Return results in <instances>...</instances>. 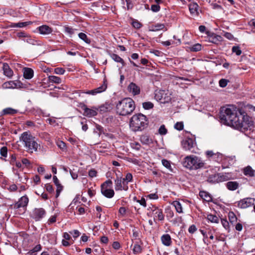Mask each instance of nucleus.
Wrapping results in <instances>:
<instances>
[{
  "label": "nucleus",
  "mask_w": 255,
  "mask_h": 255,
  "mask_svg": "<svg viewBox=\"0 0 255 255\" xmlns=\"http://www.w3.org/2000/svg\"><path fill=\"white\" fill-rule=\"evenodd\" d=\"M219 117L221 123L233 127L242 132L253 131L255 128L252 118L244 111L233 106L222 108Z\"/></svg>",
  "instance_id": "1"
},
{
  "label": "nucleus",
  "mask_w": 255,
  "mask_h": 255,
  "mask_svg": "<svg viewBox=\"0 0 255 255\" xmlns=\"http://www.w3.org/2000/svg\"><path fill=\"white\" fill-rule=\"evenodd\" d=\"M135 108L134 102L129 98H124L119 101L116 106L117 114L121 116H126L130 115Z\"/></svg>",
  "instance_id": "2"
},
{
  "label": "nucleus",
  "mask_w": 255,
  "mask_h": 255,
  "mask_svg": "<svg viewBox=\"0 0 255 255\" xmlns=\"http://www.w3.org/2000/svg\"><path fill=\"white\" fill-rule=\"evenodd\" d=\"M148 124V121L145 116L142 114L134 115L130 120L129 126L134 131L143 130Z\"/></svg>",
  "instance_id": "3"
},
{
  "label": "nucleus",
  "mask_w": 255,
  "mask_h": 255,
  "mask_svg": "<svg viewBox=\"0 0 255 255\" xmlns=\"http://www.w3.org/2000/svg\"><path fill=\"white\" fill-rule=\"evenodd\" d=\"M183 164L184 167L190 170H197L203 167L205 163L201 158L195 155H189L184 158Z\"/></svg>",
  "instance_id": "4"
},
{
  "label": "nucleus",
  "mask_w": 255,
  "mask_h": 255,
  "mask_svg": "<svg viewBox=\"0 0 255 255\" xmlns=\"http://www.w3.org/2000/svg\"><path fill=\"white\" fill-rule=\"evenodd\" d=\"M20 139L24 143L26 148L31 152H32L33 150L37 151L39 145L37 143L35 137L32 135L27 132H24L21 134Z\"/></svg>",
  "instance_id": "5"
},
{
  "label": "nucleus",
  "mask_w": 255,
  "mask_h": 255,
  "mask_svg": "<svg viewBox=\"0 0 255 255\" xmlns=\"http://www.w3.org/2000/svg\"><path fill=\"white\" fill-rule=\"evenodd\" d=\"M183 148L186 151H189L192 153L196 152V142L191 138H187L183 140L181 142Z\"/></svg>",
  "instance_id": "6"
},
{
  "label": "nucleus",
  "mask_w": 255,
  "mask_h": 255,
  "mask_svg": "<svg viewBox=\"0 0 255 255\" xmlns=\"http://www.w3.org/2000/svg\"><path fill=\"white\" fill-rule=\"evenodd\" d=\"M46 212L42 208H35L31 214V217L35 221H39L46 215Z\"/></svg>",
  "instance_id": "7"
},
{
  "label": "nucleus",
  "mask_w": 255,
  "mask_h": 255,
  "mask_svg": "<svg viewBox=\"0 0 255 255\" xmlns=\"http://www.w3.org/2000/svg\"><path fill=\"white\" fill-rule=\"evenodd\" d=\"M125 182L123 180L122 176H117L116 179L115 180V189L116 191L128 190V186L125 184Z\"/></svg>",
  "instance_id": "8"
},
{
  "label": "nucleus",
  "mask_w": 255,
  "mask_h": 255,
  "mask_svg": "<svg viewBox=\"0 0 255 255\" xmlns=\"http://www.w3.org/2000/svg\"><path fill=\"white\" fill-rule=\"evenodd\" d=\"M255 199L252 198H246L241 200L238 202V206L242 209H245L254 205Z\"/></svg>",
  "instance_id": "9"
},
{
  "label": "nucleus",
  "mask_w": 255,
  "mask_h": 255,
  "mask_svg": "<svg viewBox=\"0 0 255 255\" xmlns=\"http://www.w3.org/2000/svg\"><path fill=\"white\" fill-rule=\"evenodd\" d=\"M155 99L161 103H165L168 102L171 98L168 96H166L165 91L160 90L155 94Z\"/></svg>",
  "instance_id": "10"
},
{
  "label": "nucleus",
  "mask_w": 255,
  "mask_h": 255,
  "mask_svg": "<svg viewBox=\"0 0 255 255\" xmlns=\"http://www.w3.org/2000/svg\"><path fill=\"white\" fill-rule=\"evenodd\" d=\"M107 88V84L106 83V80H104L103 84L100 87L92 90L87 91L84 93L89 95H96L106 91Z\"/></svg>",
  "instance_id": "11"
},
{
  "label": "nucleus",
  "mask_w": 255,
  "mask_h": 255,
  "mask_svg": "<svg viewBox=\"0 0 255 255\" xmlns=\"http://www.w3.org/2000/svg\"><path fill=\"white\" fill-rule=\"evenodd\" d=\"M82 109L84 111V115L88 117H92L96 116L98 114V109L96 108H92V109H90L87 107V106L83 104L81 107Z\"/></svg>",
  "instance_id": "12"
},
{
  "label": "nucleus",
  "mask_w": 255,
  "mask_h": 255,
  "mask_svg": "<svg viewBox=\"0 0 255 255\" xmlns=\"http://www.w3.org/2000/svg\"><path fill=\"white\" fill-rule=\"evenodd\" d=\"M28 197L26 196H23L13 205V208L17 209L20 208H25L28 204Z\"/></svg>",
  "instance_id": "13"
},
{
  "label": "nucleus",
  "mask_w": 255,
  "mask_h": 255,
  "mask_svg": "<svg viewBox=\"0 0 255 255\" xmlns=\"http://www.w3.org/2000/svg\"><path fill=\"white\" fill-rule=\"evenodd\" d=\"M128 91L132 95H138L140 93V87L133 82H131L128 87Z\"/></svg>",
  "instance_id": "14"
},
{
  "label": "nucleus",
  "mask_w": 255,
  "mask_h": 255,
  "mask_svg": "<svg viewBox=\"0 0 255 255\" xmlns=\"http://www.w3.org/2000/svg\"><path fill=\"white\" fill-rule=\"evenodd\" d=\"M152 209V213L154 214V219L157 218L159 221H162L164 220V216L163 214V212L161 209H158L155 206H153Z\"/></svg>",
  "instance_id": "15"
},
{
  "label": "nucleus",
  "mask_w": 255,
  "mask_h": 255,
  "mask_svg": "<svg viewBox=\"0 0 255 255\" xmlns=\"http://www.w3.org/2000/svg\"><path fill=\"white\" fill-rule=\"evenodd\" d=\"M223 181V177L220 174H215L210 175L207 181L210 183H216Z\"/></svg>",
  "instance_id": "16"
},
{
  "label": "nucleus",
  "mask_w": 255,
  "mask_h": 255,
  "mask_svg": "<svg viewBox=\"0 0 255 255\" xmlns=\"http://www.w3.org/2000/svg\"><path fill=\"white\" fill-rule=\"evenodd\" d=\"M37 29L41 34L47 35L50 34L53 31L51 27L46 25H41L37 28Z\"/></svg>",
  "instance_id": "17"
},
{
  "label": "nucleus",
  "mask_w": 255,
  "mask_h": 255,
  "mask_svg": "<svg viewBox=\"0 0 255 255\" xmlns=\"http://www.w3.org/2000/svg\"><path fill=\"white\" fill-rule=\"evenodd\" d=\"M101 193L106 197L112 198L115 195L113 189L109 188L101 187Z\"/></svg>",
  "instance_id": "18"
},
{
  "label": "nucleus",
  "mask_w": 255,
  "mask_h": 255,
  "mask_svg": "<svg viewBox=\"0 0 255 255\" xmlns=\"http://www.w3.org/2000/svg\"><path fill=\"white\" fill-rule=\"evenodd\" d=\"M2 69L3 71V74L8 77H11L13 75V71L9 67L8 64L6 63H3Z\"/></svg>",
  "instance_id": "19"
},
{
  "label": "nucleus",
  "mask_w": 255,
  "mask_h": 255,
  "mask_svg": "<svg viewBox=\"0 0 255 255\" xmlns=\"http://www.w3.org/2000/svg\"><path fill=\"white\" fill-rule=\"evenodd\" d=\"M140 141L143 144L149 145L153 142L152 139L149 135L144 134H142L140 137Z\"/></svg>",
  "instance_id": "20"
},
{
  "label": "nucleus",
  "mask_w": 255,
  "mask_h": 255,
  "mask_svg": "<svg viewBox=\"0 0 255 255\" xmlns=\"http://www.w3.org/2000/svg\"><path fill=\"white\" fill-rule=\"evenodd\" d=\"M162 243L165 246H170L172 241L170 236L169 234L163 235L161 237Z\"/></svg>",
  "instance_id": "21"
},
{
  "label": "nucleus",
  "mask_w": 255,
  "mask_h": 255,
  "mask_svg": "<svg viewBox=\"0 0 255 255\" xmlns=\"http://www.w3.org/2000/svg\"><path fill=\"white\" fill-rule=\"evenodd\" d=\"M226 186L231 191H234L239 187V183L237 181H229L226 183Z\"/></svg>",
  "instance_id": "22"
},
{
  "label": "nucleus",
  "mask_w": 255,
  "mask_h": 255,
  "mask_svg": "<svg viewBox=\"0 0 255 255\" xmlns=\"http://www.w3.org/2000/svg\"><path fill=\"white\" fill-rule=\"evenodd\" d=\"M33 70L30 68L25 67L23 69V76L26 79H30L33 77Z\"/></svg>",
  "instance_id": "23"
},
{
  "label": "nucleus",
  "mask_w": 255,
  "mask_h": 255,
  "mask_svg": "<svg viewBox=\"0 0 255 255\" xmlns=\"http://www.w3.org/2000/svg\"><path fill=\"white\" fill-rule=\"evenodd\" d=\"M199 196L207 202H212V197L211 195L207 192L201 191L199 192Z\"/></svg>",
  "instance_id": "24"
},
{
  "label": "nucleus",
  "mask_w": 255,
  "mask_h": 255,
  "mask_svg": "<svg viewBox=\"0 0 255 255\" xmlns=\"http://www.w3.org/2000/svg\"><path fill=\"white\" fill-rule=\"evenodd\" d=\"M199 6L197 3L192 2L189 5L190 12L192 14L198 15Z\"/></svg>",
  "instance_id": "25"
},
{
  "label": "nucleus",
  "mask_w": 255,
  "mask_h": 255,
  "mask_svg": "<svg viewBox=\"0 0 255 255\" xmlns=\"http://www.w3.org/2000/svg\"><path fill=\"white\" fill-rule=\"evenodd\" d=\"M110 56L115 62L121 63L123 67L125 66L126 63L124 60L119 55L116 54L112 53L110 55Z\"/></svg>",
  "instance_id": "26"
},
{
  "label": "nucleus",
  "mask_w": 255,
  "mask_h": 255,
  "mask_svg": "<svg viewBox=\"0 0 255 255\" xmlns=\"http://www.w3.org/2000/svg\"><path fill=\"white\" fill-rule=\"evenodd\" d=\"M23 40L24 41V42H26L30 44H32V45H42V43L40 41H37L36 40H35L32 38H31L30 37H27L25 38V39H23Z\"/></svg>",
  "instance_id": "27"
},
{
  "label": "nucleus",
  "mask_w": 255,
  "mask_h": 255,
  "mask_svg": "<svg viewBox=\"0 0 255 255\" xmlns=\"http://www.w3.org/2000/svg\"><path fill=\"white\" fill-rule=\"evenodd\" d=\"M222 37L220 35L213 34L209 38V41L213 43L217 44L221 40Z\"/></svg>",
  "instance_id": "28"
},
{
  "label": "nucleus",
  "mask_w": 255,
  "mask_h": 255,
  "mask_svg": "<svg viewBox=\"0 0 255 255\" xmlns=\"http://www.w3.org/2000/svg\"><path fill=\"white\" fill-rule=\"evenodd\" d=\"M17 111L16 110L12 109L11 108H7L3 109L2 111L1 115H13L16 113H17Z\"/></svg>",
  "instance_id": "29"
},
{
  "label": "nucleus",
  "mask_w": 255,
  "mask_h": 255,
  "mask_svg": "<svg viewBox=\"0 0 255 255\" xmlns=\"http://www.w3.org/2000/svg\"><path fill=\"white\" fill-rule=\"evenodd\" d=\"M244 174L245 175L249 176L250 177H253L255 175L254 170L250 166H248L244 168Z\"/></svg>",
  "instance_id": "30"
},
{
  "label": "nucleus",
  "mask_w": 255,
  "mask_h": 255,
  "mask_svg": "<svg viewBox=\"0 0 255 255\" xmlns=\"http://www.w3.org/2000/svg\"><path fill=\"white\" fill-rule=\"evenodd\" d=\"M165 27V25L163 24L156 23L151 26V28L149 29L150 31H156L163 29Z\"/></svg>",
  "instance_id": "31"
},
{
  "label": "nucleus",
  "mask_w": 255,
  "mask_h": 255,
  "mask_svg": "<svg viewBox=\"0 0 255 255\" xmlns=\"http://www.w3.org/2000/svg\"><path fill=\"white\" fill-rule=\"evenodd\" d=\"M48 80L50 83L60 84L61 83V79L60 77L50 75L48 76Z\"/></svg>",
  "instance_id": "32"
},
{
  "label": "nucleus",
  "mask_w": 255,
  "mask_h": 255,
  "mask_svg": "<svg viewBox=\"0 0 255 255\" xmlns=\"http://www.w3.org/2000/svg\"><path fill=\"white\" fill-rule=\"evenodd\" d=\"M105 129L104 128L99 125H96L95 129L94 132L97 133L99 136H100L102 134L105 133Z\"/></svg>",
  "instance_id": "33"
},
{
  "label": "nucleus",
  "mask_w": 255,
  "mask_h": 255,
  "mask_svg": "<svg viewBox=\"0 0 255 255\" xmlns=\"http://www.w3.org/2000/svg\"><path fill=\"white\" fill-rule=\"evenodd\" d=\"M172 204L174 206L177 212L179 213L183 212L181 204L179 201H174Z\"/></svg>",
  "instance_id": "34"
},
{
  "label": "nucleus",
  "mask_w": 255,
  "mask_h": 255,
  "mask_svg": "<svg viewBox=\"0 0 255 255\" xmlns=\"http://www.w3.org/2000/svg\"><path fill=\"white\" fill-rule=\"evenodd\" d=\"M206 155L209 159H212L214 155H217L218 157L221 156V154L219 152L214 153L212 150H208L205 152Z\"/></svg>",
  "instance_id": "35"
},
{
  "label": "nucleus",
  "mask_w": 255,
  "mask_h": 255,
  "mask_svg": "<svg viewBox=\"0 0 255 255\" xmlns=\"http://www.w3.org/2000/svg\"><path fill=\"white\" fill-rule=\"evenodd\" d=\"M78 36L81 40H83L86 43L90 44L91 43L90 39L87 37L85 33L80 32L78 34Z\"/></svg>",
  "instance_id": "36"
},
{
  "label": "nucleus",
  "mask_w": 255,
  "mask_h": 255,
  "mask_svg": "<svg viewBox=\"0 0 255 255\" xmlns=\"http://www.w3.org/2000/svg\"><path fill=\"white\" fill-rule=\"evenodd\" d=\"M31 22H20L18 23H13L12 24V27H25L28 24H29Z\"/></svg>",
  "instance_id": "37"
},
{
  "label": "nucleus",
  "mask_w": 255,
  "mask_h": 255,
  "mask_svg": "<svg viewBox=\"0 0 255 255\" xmlns=\"http://www.w3.org/2000/svg\"><path fill=\"white\" fill-rule=\"evenodd\" d=\"M202 49V45L199 43L194 44L190 47V50L192 52L199 51Z\"/></svg>",
  "instance_id": "38"
},
{
  "label": "nucleus",
  "mask_w": 255,
  "mask_h": 255,
  "mask_svg": "<svg viewBox=\"0 0 255 255\" xmlns=\"http://www.w3.org/2000/svg\"><path fill=\"white\" fill-rule=\"evenodd\" d=\"M207 218L212 223H218L219 221V218L216 215H213L212 214L208 215Z\"/></svg>",
  "instance_id": "39"
},
{
  "label": "nucleus",
  "mask_w": 255,
  "mask_h": 255,
  "mask_svg": "<svg viewBox=\"0 0 255 255\" xmlns=\"http://www.w3.org/2000/svg\"><path fill=\"white\" fill-rule=\"evenodd\" d=\"M132 175L130 173H127L126 177L123 178V180L125 182V184L128 185V182H132Z\"/></svg>",
  "instance_id": "40"
},
{
  "label": "nucleus",
  "mask_w": 255,
  "mask_h": 255,
  "mask_svg": "<svg viewBox=\"0 0 255 255\" xmlns=\"http://www.w3.org/2000/svg\"><path fill=\"white\" fill-rule=\"evenodd\" d=\"M21 162L26 168L31 167V162L27 158H23L21 159Z\"/></svg>",
  "instance_id": "41"
},
{
  "label": "nucleus",
  "mask_w": 255,
  "mask_h": 255,
  "mask_svg": "<svg viewBox=\"0 0 255 255\" xmlns=\"http://www.w3.org/2000/svg\"><path fill=\"white\" fill-rule=\"evenodd\" d=\"M70 173L71 175L72 178L73 179H76L78 178V171L77 169H75L74 168L72 169H70Z\"/></svg>",
  "instance_id": "42"
},
{
  "label": "nucleus",
  "mask_w": 255,
  "mask_h": 255,
  "mask_svg": "<svg viewBox=\"0 0 255 255\" xmlns=\"http://www.w3.org/2000/svg\"><path fill=\"white\" fill-rule=\"evenodd\" d=\"M143 108L145 110H149L153 107V104L150 102H144L142 103Z\"/></svg>",
  "instance_id": "43"
},
{
  "label": "nucleus",
  "mask_w": 255,
  "mask_h": 255,
  "mask_svg": "<svg viewBox=\"0 0 255 255\" xmlns=\"http://www.w3.org/2000/svg\"><path fill=\"white\" fill-rule=\"evenodd\" d=\"M113 182L111 180H108L101 185V187L112 188Z\"/></svg>",
  "instance_id": "44"
},
{
  "label": "nucleus",
  "mask_w": 255,
  "mask_h": 255,
  "mask_svg": "<svg viewBox=\"0 0 255 255\" xmlns=\"http://www.w3.org/2000/svg\"><path fill=\"white\" fill-rule=\"evenodd\" d=\"M232 52L235 53L237 55H240L242 53V51L238 46H234L232 49Z\"/></svg>",
  "instance_id": "45"
},
{
  "label": "nucleus",
  "mask_w": 255,
  "mask_h": 255,
  "mask_svg": "<svg viewBox=\"0 0 255 255\" xmlns=\"http://www.w3.org/2000/svg\"><path fill=\"white\" fill-rule=\"evenodd\" d=\"M158 132L161 135H165L167 133V130L164 125H162L158 129Z\"/></svg>",
  "instance_id": "46"
},
{
  "label": "nucleus",
  "mask_w": 255,
  "mask_h": 255,
  "mask_svg": "<svg viewBox=\"0 0 255 255\" xmlns=\"http://www.w3.org/2000/svg\"><path fill=\"white\" fill-rule=\"evenodd\" d=\"M162 165L165 167L166 168L171 170V166L170 165V162L169 161L166 159H162Z\"/></svg>",
  "instance_id": "47"
},
{
  "label": "nucleus",
  "mask_w": 255,
  "mask_h": 255,
  "mask_svg": "<svg viewBox=\"0 0 255 255\" xmlns=\"http://www.w3.org/2000/svg\"><path fill=\"white\" fill-rule=\"evenodd\" d=\"M229 81L225 79H222L219 81V86L221 87L224 88L227 86Z\"/></svg>",
  "instance_id": "48"
},
{
  "label": "nucleus",
  "mask_w": 255,
  "mask_h": 255,
  "mask_svg": "<svg viewBox=\"0 0 255 255\" xmlns=\"http://www.w3.org/2000/svg\"><path fill=\"white\" fill-rule=\"evenodd\" d=\"M0 155L3 157H6L7 154V148L6 146H2L0 149Z\"/></svg>",
  "instance_id": "49"
},
{
  "label": "nucleus",
  "mask_w": 255,
  "mask_h": 255,
  "mask_svg": "<svg viewBox=\"0 0 255 255\" xmlns=\"http://www.w3.org/2000/svg\"><path fill=\"white\" fill-rule=\"evenodd\" d=\"M64 30L66 33L70 35L74 34L75 31L74 29L67 26L64 27Z\"/></svg>",
  "instance_id": "50"
},
{
  "label": "nucleus",
  "mask_w": 255,
  "mask_h": 255,
  "mask_svg": "<svg viewBox=\"0 0 255 255\" xmlns=\"http://www.w3.org/2000/svg\"><path fill=\"white\" fill-rule=\"evenodd\" d=\"M229 219L231 223H233L237 221V217L233 212H230L229 214Z\"/></svg>",
  "instance_id": "51"
},
{
  "label": "nucleus",
  "mask_w": 255,
  "mask_h": 255,
  "mask_svg": "<svg viewBox=\"0 0 255 255\" xmlns=\"http://www.w3.org/2000/svg\"><path fill=\"white\" fill-rule=\"evenodd\" d=\"M132 25L136 29H139L142 26V24L136 20L132 21Z\"/></svg>",
  "instance_id": "52"
},
{
  "label": "nucleus",
  "mask_w": 255,
  "mask_h": 255,
  "mask_svg": "<svg viewBox=\"0 0 255 255\" xmlns=\"http://www.w3.org/2000/svg\"><path fill=\"white\" fill-rule=\"evenodd\" d=\"M160 9V6L158 4H152L151 6V10L154 12H158Z\"/></svg>",
  "instance_id": "53"
},
{
  "label": "nucleus",
  "mask_w": 255,
  "mask_h": 255,
  "mask_svg": "<svg viewBox=\"0 0 255 255\" xmlns=\"http://www.w3.org/2000/svg\"><path fill=\"white\" fill-rule=\"evenodd\" d=\"M65 72V70L62 68L58 67L54 69V73L56 74L63 75Z\"/></svg>",
  "instance_id": "54"
},
{
  "label": "nucleus",
  "mask_w": 255,
  "mask_h": 255,
  "mask_svg": "<svg viewBox=\"0 0 255 255\" xmlns=\"http://www.w3.org/2000/svg\"><path fill=\"white\" fill-rule=\"evenodd\" d=\"M184 125L182 122H177L174 125V128L178 130L183 129Z\"/></svg>",
  "instance_id": "55"
},
{
  "label": "nucleus",
  "mask_w": 255,
  "mask_h": 255,
  "mask_svg": "<svg viewBox=\"0 0 255 255\" xmlns=\"http://www.w3.org/2000/svg\"><path fill=\"white\" fill-rule=\"evenodd\" d=\"M41 250V246L40 245H36L34 248L29 251L30 253L33 254L36 253Z\"/></svg>",
  "instance_id": "56"
},
{
  "label": "nucleus",
  "mask_w": 255,
  "mask_h": 255,
  "mask_svg": "<svg viewBox=\"0 0 255 255\" xmlns=\"http://www.w3.org/2000/svg\"><path fill=\"white\" fill-rule=\"evenodd\" d=\"M141 251V247L138 244H135L133 247V251L134 254H138Z\"/></svg>",
  "instance_id": "57"
},
{
  "label": "nucleus",
  "mask_w": 255,
  "mask_h": 255,
  "mask_svg": "<svg viewBox=\"0 0 255 255\" xmlns=\"http://www.w3.org/2000/svg\"><path fill=\"white\" fill-rule=\"evenodd\" d=\"M45 188L46 191L49 192L50 193H52L54 192L53 188L52 186L50 184H46Z\"/></svg>",
  "instance_id": "58"
},
{
  "label": "nucleus",
  "mask_w": 255,
  "mask_h": 255,
  "mask_svg": "<svg viewBox=\"0 0 255 255\" xmlns=\"http://www.w3.org/2000/svg\"><path fill=\"white\" fill-rule=\"evenodd\" d=\"M58 146L62 150L66 149V144L62 141H59L57 142Z\"/></svg>",
  "instance_id": "59"
},
{
  "label": "nucleus",
  "mask_w": 255,
  "mask_h": 255,
  "mask_svg": "<svg viewBox=\"0 0 255 255\" xmlns=\"http://www.w3.org/2000/svg\"><path fill=\"white\" fill-rule=\"evenodd\" d=\"M57 215L52 216L48 220V224H51L54 223L56 221Z\"/></svg>",
  "instance_id": "60"
},
{
  "label": "nucleus",
  "mask_w": 255,
  "mask_h": 255,
  "mask_svg": "<svg viewBox=\"0 0 255 255\" xmlns=\"http://www.w3.org/2000/svg\"><path fill=\"white\" fill-rule=\"evenodd\" d=\"M51 255H62L60 252L55 248H52L50 250Z\"/></svg>",
  "instance_id": "61"
},
{
  "label": "nucleus",
  "mask_w": 255,
  "mask_h": 255,
  "mask_svg": "<svg viewBox=\"0 0 255 255\" xmlns=\"http://www.w3.org/2000/svg\"><path fill=\"white\" fill-rule=\"evenodd\" d=\"M97 171L94 169H92L89 171V176L90 177H95L97 176Z\"/></svg>",
  "instance_id": "62"
},
{
  "label": "nucleus",
  "mask_w": 255,
  "mask_h": 255,
  "mask_svg": "<svg viewBox=\"0 0 255 255\" xmlns=\"http://www.w3.org/2000/svg\"><path fill=\"white\" fill-rule=\"evenodd\" d=\"M221 223H222V224L223 225V226L226 229H229V222L227 221V220H225V219H222L221 220Z\"/></svg>",
  "instance_id": "63"
},
{
  "label": "nucleus",
  "mask_w": 255,
  "mask_h": 255,
  "mask_svg": "<svg viewBox=\"0 0 255 255\" xmlns=\"http://www.w3.org/2000/svg\"><path fill=\"white\" fill-rule=\"evenodd\" d=\"M57 187L56 198H58L60 195V192L63 190V186L61 185H59Z\"/></svg>",
  "instance_id": "64"
}]
</instances>
